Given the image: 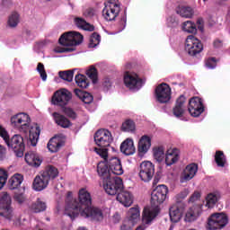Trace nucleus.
<instances>
[{"label": "nucleus", "mask_w": 230, "mask_h": 230, "mask_svg": "<svg viewBox=\"0 0 230 230\" xmlns=\"http://www.w3.org/2000/svg\"><path fill=\"white\" fill-rule=\"evenodd\" d=\"M72 192L67 193L66 207L65 208V215L69 217L71 220H75L76 217L81 215L83 218H88L92 222H102L103 220V212L102 209L94 207H90L92 204L91 193L86 189L79 190V201L71 199Z\"/></svg>", "instance_id": "obj_1"}, {"label": "nucleus", "mask_w": 230, "mask_h": 230, "mask_svg": "<svg viewBox=\"0 0 230 230\" xmlns=\"http://www.w3.org/2000/svg\"><path fill=\"white\" fill-rule=\"evenodd\" d=\"M94 152L102 159L97 165V173L103 181L114 179L116 175H123L121 160L116 156H109V149L95 147Z\"/></svg>", "instance_id": "obj_2"}, {"label": "nucleus", "mask_w": 230, "mask_h": 230, "mask_svg": "<svg viewBox=\"0 0 230 230\" xmlns=\"http://www.w3.org/2000/svg\"><path fill=\"white\" fill-rule=\"evenodd\" d=\"M11 127L24 134H28L29 132V145L37 146L39 136H40V128L37 124L31 126L30 115L24 112L14 114L11 117Z\"/></svg>", "instance_id": "obj_3"}, {"label": "nucleus", "mask_w": 230, "mask_h": 230, "mask_svg": "<svg viewBox=\"0 0 230 230\" xmlns=\"http://www.w3.org/2000/svg\"><path fill=\"white\" fill-rule=\"evenodd\" d=\"M84 42V36L80 32L68 31L59 38V44L63 47H57L55 53H71L76 49V46Z\"/></svg>", "instance_id": "obj_4"}, {"label": "nucleus", "mask_w": 230, "mask_h": 230, "mask_svg": "<svg viewBox=\"0 0 230 230\" xmlns=\"http://www.w3.org/2000/svg\"><path fill=\"white\" fill-rule=\"evenodd\" d=\"M58 177V169L57 167L49 165L45 171L34 178L32 188L35 191H42L46 190L51 179Z\"/></svg>", "instance_id": "obj_5"}, {"label": "nucleus", "mask_w": 230, "mask_h": 230, "mask_svg": "<svg viewBox=\"0 0 230 230\" xmlns=\"http://www.w3.org/2000/svg\"><path fill=\"white\" fill-rule=\"evenodd\" d=\"M121 12V5L118 0H109L104 3V8L102 9V17L105 21H116V17L119 15Z\"/></svg>", "instance_id": "obj_6"}, {"label": "nucleus", "mask_w": 230, "mask_h": 230, "mask_svg": "<svg viewBox=\"0 0 230 230\" xmlns=\"http://www.w3.org/2000/svg\"><path fill=\"white\" fill-rule=\"evenodd\" d=\"M0 217L5 220H13V208H12V198L6 192H3L0 197Z\"/></svg>", "instance_id": "obj_7"}, {"label": "nucleus", "mask_w": 230, "mask_h": 230, "mask_svg": "<svg viewBox=\"0 0 230 230\" xmlns=\"http://www.w3.org/2000/svg\"><path fill=\"white\" fill-rule=\"evenodd\" d=\"M229 222L227 215L224 213L212 214L208 220V229L216 230L226 227Z\"/></svg>", "instance_id": "obj_8"}, {"label": "nucleus", "mask_w": 230, "mask_h": 230, "mask_svg": "<svg viewBox=\"0 0 230 230\" xmlns=\"http://www.w3.org/2000/svg\"><path fill=\"white\" fill-rule=\"evenodd\" d=\"M124 84L130 91H139L145 85V81L136 73L126 72L124 74Z\"/></svg>", "instance_id": "obj_9"}, {"label": "nucleus", "mask_w": 230, "mask_h": 230, "mask_svg": "<svg viewBox=\"0 0 230 230\" xmlns=\"http://www.w3.org/2000/svg\"><path fill=\"white\" fill-rule=\"evenodd\" d=\"M155 173V166L150 161H144L139 165L138 177L144 182H150Z\"/></svg>", "instance_id": "obj_10"}, {"label": "nucleus", "mask_w": 230, "mask_h": 230, "mask_svg": "<svg viewBox=\"0 0 230 230\" xmlns=\"http://www.w3.org/2000/svg\"><path fill=\"white\" fill-rule=\"evenodd\" d=\"M141 217V212L137 207H133L128 209L127 213V219L124 220L122 226H120L121 230H131Z\"/></svg>", "instance_id": "obj_11"}, {"label": "nucleus", "mask_w": 230, "mask_h": 230, "mask_svg": "<svg viewBox=\"0 0 230 230\" xmlns=\"http://www.w3.org/2000/svg\"><path fill=\"white\" fill-rule=\"evenodd\" d=\"M103 188L108 195H117L123 189V180L118 176H113L103 181Z\"/></svg>", "instance_id": "obj_12"}, {"label": "nucleus", "mask_w": 230, "mask_h": 230, "mask_svg": "<svg viewBox=\"0 0 230 230\" xmlns=\"http://www.w3.org/2000/svg\"><path fill=\"white\" fill-rule=\"evenodd\" d=\"M5 145H7L9 148L14 150L17 157H22V155H24L25 146L22 136L19 134L13 136L7 142H5Z\"/></svg>", "instance_id": "obj_13"}, {"label": "nucleus", "mask_w": 230, "mask_h": 230, "mask_svg": "<svg viewBox=\"0 0 230 230\" xmlns=\"http://www.w3.org/2000/svg\"><path fill=\"white\" fill-rule=\"evenodd\" d=\"M94 141L97 146L101 148H107L111 146V143L114 141L112 133L108 129H99L94 135Z\"/></svg>", "instance_id": "obj_14"}, {"label": "nucleus", "mask_w": 230, "mask_h": 230, "mask_svg": "<svg viewBox=\"0 0 230 230\" xmlns=\"http://www.w3.org/2000/svg\"><path fill=\"white\" fill-rule=\"evenodd\" d=\"M202 49H204V47L202 46L200 40L197 39V37L193 35L187 37L185 40V50L189 53V55L195 57V55L200 53Z\"/></svg>", "instance_id": "obj_15"}, {"label": "nucleus", "mask_w": 230, "mask_h": 230, "mask_svg": "<svg viewBox=\"0 0 230 230\" xmlns=\"http://www.w3.org/2000/svg\"><path fill=\"white\" fill-rule=\"evenodd\" d=\"M73 95L67 89H60L57 91L52 97L53 105H58V107H66L71 101Z\"/></svg>", "instance_id": "obj_16"}, {"label": "nucleus", "mask_w": 230, "mask_h": 230, "mask_svg": "<svg viewBox=\"0 0 230 230\" xmlns=\"http://www.w3.org/2000/svg\"><path fill=\"white\" fill-rule=\"evenodd\" d=\"M155 98L159 103H168L172 100V88L167 84H161L155 88Z\"/></svg>", "instance_id": "obj_17"}, {"label": "nucleus", "mask_w": 230, "mask_h": 230, "mask_svg": "<svg viewBox=\"0 0 230 230\" xmlns=\"http://www.w3.org/2000/svg\"><path fill=\"white\" fill-rule=\"evenodd\" d=\"M168 195V187L166 185H159L151 194V202L154 206H159L166 200Z\"/></svg>", "instance_id": "obj_18"}, {"label": "nucleus", "mask_w": 230, "mask_h": 230, "mask_svg": "<svg viewBox=\"0 0 230 230\" xmlns=\"http://www.w3.org/2000/svg\"><path fill=\"white\" fill-rule=\"evenodd\" d=\"M188 111L190 116H193V118H199V116L204 112L202 99L199 97L191 98L189 102Z\"/></svg>", "instance_id": "obj_19"}, {"label": "nucleus", "mask_w": 230, "mask_h": 230, "mask_svg": "<svg viewBox=\"0 0 230 230\" xmlns=\"http://www.w3.org/2000/svg\"><path fill=\"white\" fill-rule=\"evenodd\" d=\"M159 215V209L153 207H146L142 214V222L147 226L152 224Z\"/></svg>", "instance_id": "obj_20"}, {"label": "nucleus", "mask_w": 230, "mask_h": 230, "mask_svg": "<svg viewBox=\"0 0 230 230\" xmlns=\"http://www.w3.org/2000/svg\"><path fill=\"white\" fill-rule=\"evenodd\" d=\"M152 146V138L146 135L140 137L137 144L138 155H145Z\"/></svg>", "instance_id": "obj_21"}, {"label": "nucleus", "mask_w": 230, "mask_h": 230, "mask_svg": "<svg viewBox=\"0 0 230 230\" xmlns=\"http://www.w3.org/2000/svg\"><path fill=\"white\" fill-rule=\"evenodd\" d=\"M202 215V205L190 208L185 214V222H195Z\"/></svg>", "instance_id": "obj_22"}, {"label": "nucleus", "mask_w": 230, "mask_h": 230, "mask_svg": "<svg viewBox=\"0 0 230 230\" xmlns=\"http://www.w3.org/2000/svg\"><path fill=\"white\" fill-rule=\"evenodd\" d=\"M199 171V166L195 164H190L186 166L183 174L181 177L180 181L181 183L188 182V181H191L195 175H197V172Z\"/></svg>", "instance_id": "obj_23"}, {"label": "nucleus", "mask_w": 230, "mask_h": 230, "mask_svg": "<svg viewBox=\"0 0 230 230\" xmlns=\"http://www.w3.org/2000/svg\"><path fill=\"white\" fill-rule=\"evenodd\" d=\"M117 200L125 208H130L131 204H134V196L128 190H122L118 193Z\"/></svg>", "instance_id": "obj_24"}, {"label": "nucleus", "mask_w": 230, "mask_h": 230, "mask_svg": "<svg viewBox=\"0 0 230 230\" xmlns=\"http://www.w3.org/2000/svg\"><path fill=\"white\" fill-rule=\"evenodd\" d=\"M25 161L29 166H33V168H39L42 164V158L36 152L30 151L25 154Z\"/></svg>", "instance_id": "obj_25"}, {"label": "nucleus", "mask_w": 230, "mask_h": 230, "mask_svg": "<svg viewBox=\"0 0 230 230\" xmlns=\"http://www.w3.org/2000/svg\"><path fill=\"white\" fill-rule=\"evenodd\" d=\"M179 159H181V151H179V149L172 148L167 150L165 155L166 166H172V164H175Z\"/></svg>", "instance_id": "obj_26"}, {"label": "nucleus", "mask_w": 230, "mask_h": 230, "mask_svg": "<svg viewBox=\"0 0 230 230\" xmlns=\"http://www.w3.org/2000/svg\"><path fill=\"white\" fill-rule=\"evenodd\" d=\"M120 151L124 155H134L136 154V146H134V140L132 138H127L120 145Z\"/></svg>", "instance_id": "obj_27"}, {"label": "nucleus", "mask_w": 230, "mask_h": 230, "mask_svg": "<svg viewBox=\"0 0 230 230\" xmlns=\"http://www.w3.org/2000/svg\"><path fill=\"white\" fill-rule=\"evenodd\" d=\"M182 213H184V211L179 207V205H172L169 210L171 221L174 224L181 222V219L182 218Z\"/></svg>", "instance_id": "obj_28"}, {"label": "nucleus", "mask_w": 230, "mask_h": 230, "mask_svg": "<svg viewBox=\"0 0 230 230\" xmlns=\"http://www.w3.org/2000/svg\"><path fill=\"white\" fill-rule=\"evenodd\" d=\"M220 199H221V195H220V192L218 191L208 193L205 199L206 200L205 207L208 208V209H212L214 206H217V203L218 202V200H220Z\"/></svg>", "instance_id": "obj_29"}, {"label": "nucleus", "mask_w": 230, "mask_h": 230, "mask_svg": "<svg viewBox=\"0 0 230 230\" xmlns=\"http://www.w3.org/2000/svg\"><path fill=\"white\" fill-rule=\"evenodd\" d=\"M184 103H186V98L184 96H180V98L176 101V105L172 110L173 115L176 118H181L182 114H184Z\"/></svg>", "instance_id": "obj_30"}, {"label": "nucleus", "mask_w": 230, "mask_h": 230, "mask_svg": "<svg viewBox=\"0 0 230 230\" xmlns=\"http://www.w3.org/2000/svg\"><path fill=\"white\" fill-rule=\"evenodd\" d=\"M52 116L54 118V121L57 123V125H59V127H62L63 128H69L71 127V121L67 119L64 115L54 112L52 113Z\"/></svg>", "instance_id": "obj_31"}, {"label": "nucleus", "mask_w": 230, "mask_h": 230, "mask_svg": "<svg viewBox=\"0 0 230 230\" xmlns=\"http://www.w3.org/2000/svg\"><path fill=\"white\" fill-rule=\"evenodd\" d=\"M22 181H24V176L21 173H15L9 179L10 190H17L22 184Z\"/></svg>", "instance_id": "obj_32"}, {"label": "nucleus", "mask_w": 230, "mask_h": 230, "mask_svg": "<svg viewBox=\"0 0 230 230\" xmlns=\"http://www.w3.org/2000/svg\"><path fill=\"white\" fill-rule=\"evenodd\" d=\"M19 22H21V14L17 12L11 13L7 19L8 28H17V26H19Z\"/></svg>", "instance_id": "obj_33"}, {"label": "nucleus", "mask_w": 230, "mask_h": 230, "mask_svg": "<svg viewBox=\"0 0 230 230\" xmlns=\"http://www.w3.org/2000/svg\"><path fill=\"white\" fill-rule=\"evenodd\" d=\"M75 93L79 100L84 102V103H87V104L93 103V101L94 100V98L92 96L91 93L87 92H84L80 89H75Z\"/></svg>", "instance_id": "obj_34"}, {"label": "nucleus", "mask_w": 230, "mask_h": 230, "mask_svg": "<svg viewBox=\"0 0 230 230\" xmlns=\"http://www.w3.org/2000/svg\"><path fill=\"white\" fill-rule=\"evenodd\" d=\"M178 15L184 17L185 19H191L195 15V11L190 6H181L177 9Z\"/></svg>", "instance_id": "obj_35"}, {"label": "nucleus", "mask_w": 230, "mask_h": 230, "mask_svg": "<svg viewBox=\"0 0 230 230\" xmlns=\"http://www.w3.org/2000/svg\"><path fill=\"white\" fill-rule=\"evenodd\" d=\"M75 24L77 26V28H81V30H84L85 31H94V26L91 25L89 22H86L84 18H75Z\"/></svg>", "instance_id": "obj_36"}, {"label": "nucleus", "mask_w": 230, "mask_h": 230, "mask_svg": "<svg viewBox=\"0 0 230 230\" xmlns=\"http://www.w3.org/2000/svg\"><path fill=\"white\" fill-rule=\"evenodd\" d=\"M60 146H62V144H60V140L57 137L51 138L47 145V148L49 152H52V154L58 152V150H60Z\"/></svg>", "instance_id": "obj_37"}, {"label": "nucleus", "mask_w": 230, "mask_h": 230, "mask_svg": "<svg viewBox=\"0 0 230 230\" xmlns=\"http://www.w3.org/2000/svg\"><path fill=\"white\" fill-rule=\"evenodd\" d=\"M181 30L186 33H197V25L191 21H186L181 24Z\"/></svg>", "instance_id": "obj_38"}, {"label": "nucleus", "mask_w": 230, "mask_h": 230, "mask_svg": "<svg viewBox=\"0 0 230 230\" xmlns=\"http://www.w3.org/2000/svg\"><path fill=\"white\" fill-rule=\"evenodd\" d=\"M215 161L219 166V168H224L227 164V160L226 159V155L222 151H217L215 155Z\"/></svg>", "instance_id": "obj_39"}, {"label": "nucleus", "mask_w": 230, "mask_h": 230, "mask_svg": "<svg viewBox=\"0 0 230 230\" xmlns=\"http://www.w3.org/2000/svg\"><path fill=\"white\" fill-rule=\"evenodd\" d=\"M75 80L78 87H81V89H87V87H89V82L87 81V77H85V75L78 74L75 75Z\"/></svg>", "instance_id": "obj_40"}, {"label": "nucleus", "mask_w": 230, "mask_h": 230, "mask_svg": "<svg viewBox=\"0 0 230 230\" xmlns=\"http://www.w3.org/2000/svg\"><path fill=\"white\" fill-rule=\"evenodd\" d=\"M153 155L155 161L161 163L164 160V148L163 147H155L153 149Z\"/></svg>", "instance_id": "obj_41"}, {"label": "nucleus", "mask_w": 230, "mask_h": 230, "mask_svg": "<svg viewBox=\"0 0 230 230\" xmlns=\"http://www.w3.org/2000/svg\"><path fill=\"white\" fill-rule=\"evenodd\" d=\"M31 209L34 213H40V211H46V203L38 199L35 203H33L31 207Z\"/></svg>", "instance_id": "obj_42"}, {"label": "nucleus", "mask_w": 230, "mask_h": 230, "mask_svg": "<svg viewBox=\"0 0 230 230\" xmlns=\"http://www.w3.org/2000/svg\"><path fill=\"white\" fill-rule=\"evenodd\" d=\"M121 129L123 132H134L136 130V123L128 119L122 124Z\"/></svg>", "instance_id": "obj_43"}, {"label": "nucleus", "mask_w": 230, "mask_h": 230, "mask_svg": "<svg viewBox=\"0 0 230 230\" xmlns=\"http://www.w3.org/2000/svg\"><path fill=\"white\" fill-rule=\"evenodd\" d=\"M102 38L100 34L93 32L90 37L89 48H96L100 44Z\"/></svg>", "instance_id": "obj_44"}, {"label": "nucleus", "mask_w": 230, "mask_h": 230, "mask_svg": "<svg viewBox=\"0 0 230 230\" xmlns=\"http://www.w3.org/2000/svg\"><path fill=\"white\" fill-rule=\"evenodd\" d=\"M73 75H75L73 70L59 72V78H62L65 82H73Z\"/></svg>", "instance_id": "obj_45"}, {"label": "nucleus", "mask_w": 230, "mask_h": 230, "mask_svg": "<svg viewBox=\"0 0 230 230\" xmlns=\"http://www.w3.org/2000/svg\"><path fill=\"white\" fill-rule=\"evenodd\" d=\"M86 75L93 81V84H96L98 80V72L94 66H91L88 70H86Z\"/></svg>", "instance_id": "obj_46"}, {"label": "nucleus", "mask_w": 230, "mask_h": 230, "mask_svg": "<svg viewBox=\"0 0 230 230\" xmlns=\"http://www.w3.org/2000/svg\"><path fill=\"white\" fill-rule=\"evenodd\" d=\"M6 181H8V172H6L4 169H0V190L4 188Z\"/></svg>", "instance_id": "obj_47"}, {"label": "nucleus", "mask_w": 230, "mask_h": 230, "mask_svg": "<svg viewBox=\"0 0 230 230\" xmlns=\"http://www.w3.org/2000/svg\"><path fill=\"white\" fill-rule=\"evenodd\" d=\"M37 71L40 75V78L43 82H46L48 80V74H46V69L44 68V64L39 63L37 66Z\"/></svg>", "instance_id": "obj_48"}, {"label": "nucleus", "mask_w": 230, "mask_h": 230, "mask_svg": "<svg viewBox=\"0 0 230 230\" xmlns=\"http://www.w3.org/2000/svg\"><path fill=\"white\" fill-rule=\"evenodd\" d=\"M0 137L4 139V143H7L8 139L10 138L8 131L3 126H0Z\"/></svg>", "instance_id": "obj_49"}, {"label": "nucleus", "mask_w": 230, "mask_h": 230, "mask_svg": "<svg viewBox=\"0 0 230 230\" xmlns=\"http://www.w3.org/2000/svg\"><path fill=\"white\" fill-rule=\"evenodd\" d=\"M126 26H127V13H124L119 23V31H123Z\"/></svg>", "instance_id": "obj_50"}, {"label": "nucleus", "mask_w": 230, "mask_h": 230, "mask_svg": "<svg viewBox=\"0 0 230 230\" xmlns=\"http://www.w3.org/2000/svg\"><path fill=\"white\" fill-rule=\"evenodd\" d=\"M206 67L208 69H215L217 67V59L214 58L206 60Z\"/></svg>", "instance_id": "obj_51"}, {"label": "nucleus", "mask_w": 230, "mask_h": 230, "mask_svg": "<svg viewBox=\"0 0 230 230\" xmlns=\"http://www.w3.org/2000/svg\"><path fill=\"white\" fill-rule=\"evenodd\" d=\"M202 197V194L200 191L196 190L194 193L190 196L189 202H197L200 198Z\"/></svg>", "instance_id": "obj_52"}, {"label": "nucleus", "mask_w": 230, "mask_h": 230, "mask_svg": "<svg viewBox=\"0 0 230 230\" xmlns=\"http://www.w3.org/2000/svg\"><path fill=\"white\" fill-rule=\"evenodd\" d=\"M14 200L18 202V204H22L26 200V197L23 193H15L14 194Z\"/></svg>", "instance_id": "obj_53"}, {"label": "nucleus", "mask_w": 230, "mask_h": 230, "mask_svg": "<svg viewBox=\"0 0 230 230\" xmlns=\"http://www.w3.org/2000/svg\"><path fill=\"white\" fill-rule=\"evenodd\" d=\"M64 112L68 118H72V119H76V113L71 108H65Z\"/></svg>", "instance_id": "obj_54"}, {"label": "nucleus", "mask_w": 230, "mask_h": 230, "mask_svg": "<svg viewBox=\"0 0 230 230\" xmlns=\"http://www.w3.org/2000/svg\"><path fill=\"white\" fill-rule=\"evenodd\" d=\"M94 9L93 8H88L84 12V17H94Z\"/></svg>", "instance_id": "obj_55"}, {"label": "nucleus", "mask_w": 230, "mask_h": 230, "mask_svg": "<svg viewBox=\"0 0 230 230\" xmlns=\"http://www.w3.org/2000/svg\"><path fill=\"white\" fill-rule=\"evenodd\" d=\"M213 46L216 49H220L224 46V42L221 40H215Z\"/></svg>", "instance_id": "obj_56"}, {"label": "nucleus", "mask_w": 230, "mask_h": 230, "mask_svg": "<svg viewBox=\"0 0 230 230\" xmlns=\"http://www.w3.org/2000/svg\"><path fill=\"white\" fill-rule=\"evenodd\" d=\"M167 25L170 28H173V26H177V22H175V18L171 17L167 19Z\"/></svg>", "instance_id": "obj_57"}, {"label": "nucleus", "mask_w": 230, "mask_h": 230, "mask_svg": "<svg viewBox=\"0 0 230 230\" xmlns=\"http://www.w3.org/2000/svg\"><path fill=\"white\" fill-rule=\"evenodd\" d=\"M6 157V148L4 146H0V161H3Z\"/></svg>", "instance_id": "obj_58"}, {"label": "nucleus", "mask_w": 230, "mask_h": 230, "mask_svg": "<svg viewBox=\"0 0 230 230\" xmlns=\"http://www.w3.org/2000/svg\"><path fill=\"white\" fill-rule=\"evenodd\" d=\"M13 226H15V227H21L22 226H26V224H24L21 218L17 217L13 220Z\"/></svg>", "instance_id": "obj_59"}, {"label": "nucleus", "mask_w": 230, "mask_h": 230, "mask_svg": "<svg viewBox=\"0 0 230 230\" xmlns=\"http://www.w3.org/2000/svg\"><path fill=\"white\" fill-rule=\"evenodd\" d=\"M197 24L199 30H200V31H204V20H202V18L198 19Z\"/></svg>", "instance_id": "obj_60"}, {"label": "nucleus", "mask_w": 230, "mask_h": 230, "mask_svg": "<svg viewBox=\"0 0 230 230\" xmlns=\"http://www.w3.org/2000/svg\"><path fill=\"white\" fill-rule=\"evenodd\" d=\"M190 191L188 190H182L180 194H178L179 199H186Z\"/></svg>", "instance_id": "obj_61"}, {"label": "nucleus", "mask_w": 230, "mask_h": 230, "mask_svg": "<svg viewBox=\"0 0 230 230\" xmlns=\"http://www.w3.org/2000/svg\"><path fill=\"white\" fill-rule=\"evenodd\" d=\"M77 230H86L85 227H79Z\"/></svg>", "instance_id": "obj_62"}, {"label": "nucleus", "mask_w": 230, "mask_h": 230, "mask_svg": "<svg viewBox=\"0 0 230 230\" xmlns=\"http://www.w3.org/2000/svg\"><path fill=\"white\" fill-rule=\"evenodd\" d=\"M136 230H143L142 226L137 227Z\"/></svg>", "instance_id": "obj_63"}, {"label": "nucleus", "mask_w": 230, "mask_h": 230, "mask_svg": "<svg viewBox=\"0 0 230 230\" xmlns=\"http://www.w3.org/2000/svg\"><path fill=\"white\" fill-rule=\"evenodd\" d=\"M169 230H173V226H171Z\"/></svg>", "instance_id": "obj_64"}]
</instances>
